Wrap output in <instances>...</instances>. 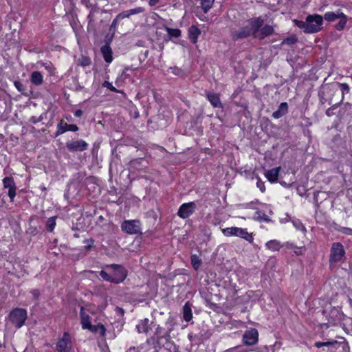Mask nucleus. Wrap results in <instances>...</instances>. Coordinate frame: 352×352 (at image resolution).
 Listing matches in <instances>:
<instances>
[{
	"label": "nucleus",
	"mask_w": 352,
	"mask_h": 352,
	"mask_svg": "<svg viewBox=\"0 0 352 352\" xmlns=\"http://www.w3.org/2000/svg\"><path fill=\"white\" fill-rule=\"evenodd\" d=\"M165 325H166V327H170V324H165Z\"/></svg>",
	"instance_id": "63"
},
{
	"label": "nucleus",
	"mask_w": 352,
	"mask_h": 352,
	"mask_svg": "<svg viewBox=\"0 0 352 352\" xmlns=\"http://www.w3.org/2000/svg\"><path fill=\"white\" fill-rule=\"evenodd\" d=\"M254 38L262 40L274 33V27L270 25L263 26L264 21L261 17L252 18Z\"/></svg>",
	"instance_id": "2"
},
{
	"label": "nucleus",
	"mask_w": 352,
	"mask_h": 352,
	"mask_svg": "<svg viewBox=\"0 0 352 352\" xmlns=\"http://www.w3.org/2000/svg\"><path fill=\"white\" fill-rule=\"evenodd\" d=\"M314 346L317 348H320V347L323 346L322 342H315Z\"/></svg>",
	"instance_id": "56"
},
{
	"label": "nucleus",
	"mask_w": 352,
	"mask_h": 352,
	"mask_svg": "<svg viewBox=\"0 0 352 352\" xmlns=\"http://www.w3.org/2000/svg\"><path fill=\"white\" fill-rule=\"evenodd\" d=\"M91 63V59L88 56H82L78 60V65H80L83 67L89 66Z\"/></svg>",
	"instance_id": "32"
},
{
	"label": "nucleus",
	"mask_w": 352,
	"mask_h": 352,
	"mask_svg": "<svg viewBox=\"0 0 352 352\" xmlns=\"http://www.w3.org/2000/svg\"><path fill=\"white\" fill-rule=\"evenodd\" d=\"M82 114V111L80 109H78L74 112V116L76 117H80Z\"/></svg>",
	"instance_id": "53"
},
{
	"label": "nucleus",
	"mask_w": 352,
	"mask_h": 352,
	"mask_svg": "<svg viewBox=\"0 0 352 352\" xmlns=\"http://www.w3.org/2000/svg\"><path fill=\"white\" fill-rule=\"evenodd\" d=\"M223 352H246V351L242 350L241 346H236L234 347L227 349Z\"/></svg>",
	"instance_id": "44"
},
{
	"label": "nucleus",
	"mask_w": 352,
	"mask_h": 352,
	"mask_svg": "<svg viewBox=\"0 0 352 352\" xmlns=\"http://www.w3.org/2000/svg\"><path fill=\"white\" fill-rule=\"evenodd\" d=\"M342 14L340 11L337 12H327L324 14L323 19H325L327 21L333 22L336 20L338 19L340 17V15Z\"/></svg>",
	"instance_id": "26"
},
{
	"label": "nucleus",
	"mask_w": 352,
	"mask_h": 352,
	"mask_svg": "<svg viewBox=\"0 0 352 352\" xmlns=\"http://www.w3.org/2000/svg\"><path fill=\"white\" fill-rule=\"evenodd\" d=\"M294 22L299 28L303 30L304 32L307 33V20L305 21L295 20Z\"/></svg>",
	"instance_id": "38"
},
{
	"label": "nucleus",
	"mask_w": 352,
	"mask_h": 352,
	"mask_svg": "<svg viewBox=\"0 0 352 352\" xmlns=\"http://www.w3.org/2000/svg\"><path fill=\"white\" fill-rule=\"evenodd\" d=\"M307 33L318 32L322 29L323 17L319 14L308 15L307 16Z\"/></svg>",
	"instance_id": "6"
},
{
	"label": "nucleus",
	"mask_w": 352,
	"mask_h": 352,
	"mask_svg": "<svg viewBox=\"0 0 352 352\" xmlns=\"http://www.w3.org/2000/svg\"><path fill=\"white\" fill-rule=\"evenodd\" d=\"M160 0H149L148 3L150 6H155Z\"/></svg>",
	"instance_id": "52"
},
{
	"label": "nucleus",
	"mask_w": 352,
	"mask_h": 352,
	"mask_svg": "<svg viewBox=\"0 0 352 352\" xmlns=\"http://www.w3.org/2000/svg\"><path fill=\"white\" fill-rule=\"evenodd\" d=\"M106 267L111 268L112 270V274L111 275L113 279V283L119 284L122 283L127 276V271L122 265L112 264L107 265Z\"/></svg>",
	"instance_id": "7"
},
{
	"label": "nucleus",
	"mask_w": 352,
	"mask_h": 352,
	"mask_svg": "<svg viewBox=\"0 0 352 352\" xmlns=\"http://www.w3.org/2000/svg\"><path fill=\"white\" fill-rule=\"evenodd\" d=\"M28 318V313L25 309L15 308L9 314L11 323L17 329L21 328Z\"/></svg>",
	"instance_id": "5"
},
{
	"label": "nucleus",
	"mask_w": 352,
	"mask_h": 352,
	"mask_svg": "<svg viewBox=\"0 0 352 352\" xmlns=\"http://www.w3.org/2000/svg\"><path fill=\"white\" fill-rule=\"evenodd\" d=\"M102 87H106L107 89H109V90L113 91V92H116V93H118L119 91L115 88L112 84L111 82H109V81H104L103 83H102Z\"/></svg>",
	"instance_id": "41"
},
{
	"label": "nucleus",
	"mask_w": 352,
	"mask_h": 352,
	"mask_svg": "<svg viewBox=\"0 0 352 352\" xmlns=\"http://www.w3.org/2000/svg\"><path fill=\"white\" fill-rule=\"evenodd\" d=\"M263 220H264L265 221H269L268 217H267L265 214H264Z\"/></svg>",
	"instance_id": "59"
},
{
	"label": "nucleus",
	"mask_w": 352,
	"mask_h": 352,
	"mask_svg": "<svg viewBox=\"0 0 352 352\" xmlns=\"http://www.w3.org/2000/svg\"><path fill=\"white\" fill-rule=\"evenodd\" d=\"M280 169V167H276L267 171L265 175L270 182L272 183L277 181Z\"/></svg>",
	"instance_id": "22"
},
{
	"label": "nucleus",
	"mask_w": 352,
	"mask_h": 352,
	"mask_svg": "<svg viewBox=\"0 0 352 352\" xmlns=\"http://www.w3.org/2000/svg\"><path fill=\"white\" fill-rule=\"evenodd\" d=\"M56 349L58 352H72V344L68 333H64L62 338L56 344Z\"/></svg>",
	"instance_id": "12"
},
{
	"label": "nucleus",
	"mask_w": 352,
	"mask_h": 352,
	"mask_svg": "<svg viewBox=\"0 0 352 352\" xmlns=\"http://www.w3.org/2000/svg\"><path fill=\"white\" fill-rule=\"evenodd\" d=\"M200 6L204 13H207L208 10L212 8L214 0H199Z\"/></svg>",
	"instance_id": "29"
},
{
	"label": "nucleus",
	"mask_w": 352,
	"mask_h": 352,
	"mask_svg": "<svg viewBox=\"0 0 352 352\" xmlns=\"http://www.w3.org/2000/svg\"><path fill=\"white\" fill-rule=\"evenodd\" d=\"M131 15L138 14L145 11V8L143 7H137L131 10H129Z\"/></svg>",
	"instance_id": "40"
},
{
	"label": "nucleus",
	"mask_w": 352,
	"mask_h": 352,
	"mask_svg": "<svg viewBox=\"0 0 352 352\" xmlns=\"http://www.w3.org/2000/svg\"><path fill=\"white\" fill-rule=\"evenodd\" d=\"M256 186L258 188H259V189L261 190V192L265 191V188L264 183L263 182H261L260 179H258Z\"/></svg>",
	"instance_id": "49"
},
{
	"label": "nucleus",
	"mask_w": 352,
	"mask_h": 352,
	"mask_svg": "<svg viewBox=\"0 0 352 352\" xmlns=\"http://www.w3.org/2000/svg\"><path fill=\"white\" fill-rule=\"evenodd\" d=\"M138 117H139V113H135V118H137Z\"/></svg>",
	"instance_id": "61"
},
{
	"label": "nucleus",
	"mask_w": 352,
	"mask_h": 352,
	"mask_svg": "<svg viewBox=\"0 0 352 352\" xmlns=\"http://www.w3.org/2000/svg\"><path fill=\"white\" fill-rule=\"evenodd\" d=\"M138 162H139V160H133V162H131V163H132L133 164H135L138 163Z\"/></svg>",
	"instance_id": "60"
},
{
	"label": "nucleus",
	"mask_w": 352,
	"mask_h": 352,
	"mask_svg": "<svg viewBox=\"0 0 352 352\" xmlns=\"http://www.w3.org/2000/svg\"><path fill=\"white\" fill-rule=\"evenodd\" d=\"M288 112V104L284 102L280 103L278 109L272 113V117L275 119H278L283 116L286 115Z\"/></svg>",
	"instance_id": "19"
},
{
	"label": "nucleus",
	"mask_w": 352,
	"mask_h": 352,
	"mask_svg": "<svg viewBox=\"0 0 352 352\" xmlns=\"http://www.w3.org/2000/svg\"><path fill=\"white\" fill-rule=\"evenodd\" d=\"M221 231L222 233L226 236H234L243 239L250 243L253 242L252 233H249L247 231V229L237 227H230L222 229Z\"/></svg>",
	"instance_id": "4"
},
{
	"label": "nucleus",
	"mask_w": 352,
	"mask_h": 352,
	"mask_svg": "<svg viewBox=\"0 0 352 352\" xmlns=\"http://www.w3.org/2000/svg\"><path fill=\"white\" fill-rule=\"evenodd\" d=\"M190 261H191V265H192V267L195 270H198L201 265V263H202V261L199 258V257L196 254H193L190 257Z\"/></svg>",
	"instance_id": "30"
},
{
	"label": "nucleus",
	"mask_w": 352,
	"mask_h": 352,
	"mask_svg": "<svg viewBox=\"0 0 352 352\" xmlns=\"http://www.w3.org/2000/svg\"><path fill=\"white\" fill-rule=\"evenodd\" d=\"M340 105V103L338 102H336L333 104H332V106L329 108L328 109H327L326 111V115L328 116V117H330L333 114V111L334 109H336V108H338V107Z\"/></svg>",
	"instance_id": "42"
},
{
	"label": "nucleus",
	"mask_w": 352,
	"mask_h": 352,
	"mask_svg": "<svg viewBox=\"0 0 352 352\" xmlns=\"http://www.w3.org/2000/svg\"><path fill=\"white\" fill-rule=\"evenodd\" d=\"M123 232L129 234H135L141 232L140 222L138 220H126L121 224Z\"/></svg>",
	"instance_id": "10"
},
{
	"label": "nucleus",
	"mask_w": 352,
	"mask_h": 352,
	"mask_svg": "<svg viewBox=\"0 0 352 352\" xmlns=\"http://www.w3.org/2000/svg\"><path fill=\"white\" fill-rule=\"evenodd\" d=\"M131 15V13L129 12V10H126V11H124L122 12H120L119 13L117 16H118V19H119L120 21L125 19V18H129L130 17Z\"/></svg>",
	"instance_id": "43"
},
{
	"label": "nucleus",
	"mask_w": 352,
	"mask_h": 352,
	"mask_svg": "<svg viewBox=\"0 0 352 352\" xmlns=\"http://www.w3.org/2000/svg\"><path fill=\"white\" fill-rule=\"evenodd\" d=\"M243 342L247 346H253L258 342V332L254 328L246 330L243 336Z\"/></svg>",
	"instance_id": "11"
},
{
	"label": "nucleus",
	"mask_w": 352,
	"mask_h": 352,
	"mask_svg": "<svg viewBox=\"0 0 352 352\" xmlns=\"http://www.w3.org/2000/svg\"><path fill=\"white\" fill-rule=\"evenodd\" d=\"M196 209L195 202L185 203L180 206L177 215L182 219H186L194 213Z\"/></svg>",
	"instance_id": "13"
},
{
	"label": "nucleus",
	"mask_w": 352,
	"mask_h": 352,
	"mask_svg": "<svg viewBox=\"0 0 352 352\" xmlns=\"http://www.w3.org/2000/svg\"><path fill=\"white\" fill-rule=\"evenodd\" d=\"M43 77L41 72H33L31 74V82L35 85H41L43 83Z\"/></svg>",
	"instance_id": "27"
},
{
	"label": "nucleus",
	"mask_w": 352,
	"mask_h": 352,
	"mask_svg": "<svg viewBox=\"0 0 352 352\" xmlns=\"http://www.w3.org/2000/svg\"><path fill=\"white\" fill-rule=\"evenodd\" d=\"M324 89L325 91H330L334 94H340V91L341 98L340 101L338 102L340 104L342 102L344 94L349 92V87L346 83H340L338 82H334L331 84L324 85Z\"/></svg>",
	"instance_id": "8"
},
{
	"label": "nucleus",
	"mask_w": 352,
	"mask_h": 352,
	"mask_svg": "<svg viewBox=\"0 0 352 352\" xmlns=\"http://www.w3.org/2000/svg\"><path fill=\"white\" fill-rule=\"evenodd\" d=\"M100 52L106 63H110L113 60L112 50L109 44H106L101 47Z\"/></svg>",
	"instance_id": "18"
},
{
	"label": "nucleus",
	"mask_w": 352,
	"mask_h": 352,
	"mask_svg": "<svg viewBox=\"0 0 352 352\" xmlns=\"http://www.w3.org/2000/svg\"><path fill=\"white\" fill-rule=\"evenodd\" d=\"M253 36L254 38V30L253 28L252 18L248 21V25L240 28L238 30L235 31L232 34L234 40H241Z\"/></svg>",
	"instance_id": "9"
},
{
	"label": "nucleus",
	"mask_w": 352,
	"mask_h": 352,
	"mask_svg": "<svg viewBox=\"0 0 352 352\" xmlns=\"http://www.w3.org/2000/svg\"><path fill=\"white\" fill-rule=\"evenodd\" d=\"M150 329L149 320L144 318L140 320L139 323L136 325L137 331L139 333H147Z\"/></svg>",
	"instance_id": "20"
},
{
	"label": "nucleus",
	"mask_w": 352,
	"mask_h": 352,
	"mask_svg": "<svg viewBox=\"0 0 352 352\" xmlns=\"http://www.w3.org/2000/svg\"><path fill=\"white\" fill-rule=\"evenodd\" d=\"M84 243H85V250L89 251L93 247L94 243V240L91 238H89V239L85 240Z\"/></svg>",
	"instance_id": "39"
},
{
	"label": "nucleus",
	"mask_w": 352,
	"mask_h": 352,
	"mask_svg": "<svg viewBox=\"0 0 352 352\" xmlns=\"http://www.w3.org/2000/svg\"><path fill=\"white\" fill-rule=\"evenodd\" d=\"M266 247L272 251H278L280 248V243L276 240H272L266 243Z\"/></svg>",
	"instance_id": "31"
},
{
	"label": "nucleus",
	"mask_w": 352,
	"mask_h": 352,
	"mask_svg": "<svg viewBox=\"0 0 352 352\" xmlns=\"http://www.w3.org/2000/svg\"><path fill=\"white\" fill-rule=\"evenodd\" d=\"M258 352H268V347L265 346L262 348H260Z\"/></svg>",
	"instance_id": "55"
},
{
	"label": "nucleus",
	"mask_w": 352,
	"mask_h": 352,
	"mask_svg": "<svg viewBox=\"0 0 352 352\" xmlns=\"http://www.w3.org/2000/svg\"><path fill=\"white\" fill-rule=\"evenodd\" d=\"M80 315L81 318V323L82 328L87 329L88 327H91V324L90 322V317L89 315L86 314L84 312V309L82 307L80 308Z\"/></svg>",
	"instance_id": "24"
},
{
	"label": "nucleus",
	"mask_w": 352,
	"mask_h": 352,
	"mask_svg": "<svg viewBox=\"0 0 352 352\" xmlns=\"http://www.w3.org/2000/svg\"><path fill=\"white\" fill-rule=\"evenodd\" d=\"M340 94H334L333 92H331V94H329L327 95L328 98H331L333 99V96L336 95H339Z\"/></svg>",
	"instance_id": "58"
},
{
	"label": "nucleus",
	"mask_w": 352,
	"mask_h": 352,
	"mask_svg": "<svg viewBox=\"0 0 352 352\" xmlns=\"http://www.w3.org/2000/svg\"><path fill=\"white\" fill-rule=\"evenodd\" d=\"M3 187L5 188L8 189V196L10 198L11 201H12L13 199L16 196V184H15L13 177H6L3 179Z\"/></svg>",
	"instance_id": "15"
},
{
	"label": "nucleus",
	"mask_w": 352,
	"mask_h": 352,
	"mask_svg": "<svg viewBox=\"0 0 352 352\" xmlns=\"http://www.w3.org/2000/svg\"><path fill=\"white\" fill-rule=\"evenodd\" d=\"M342 232L346 234H352V229L349 228H344Z\"/></svg>",
	"instance_id": "50"
},
{
	"label": "nucleus",
	"mask_w": 352,
	"mask_h": 352,
	"mask_svg": "<svg viewBox=\"0 0 352 352\" xmlns=\"http://www.w3.org/2000/svg\"><path fill=\"white\" fill-rule=\"evenodd\" d=\"M172 69L173 72L177 75H179L181 72L180 69L177 67L172 68Z\"/></svg>",
	"instance_id": "54"
},
{
	"label": "nucleus",
	"mask_w": 352,
	"mask_h": 352,
	"mask_svg": "<svg viewBox=\"0 0 352 352\" xmlns=\"http://www.w3.org/2000/svg\"><path fill=\"white\" fill-rule=\"evenodd\" d=\"M345 254V250L341 243H333L329 261L330 267L334 266L338 263H344L346 258Z\"/></svg>",
	"instance_id": "3"
},
{
	"label": "nucleus",
	"mask_w": 352,
	"mask_h": 352,
	"mask_svg": "<svg viewBox=\"0 0 352 352\" xmlns=\"http://www.w3.org/2000/svg\"><path fill=\"white\" fill-rule=\"evenodd\" d=\"M66 147L70 152L83 151L87 149L88 144L82 140L70 141L66 143Z\"/></svg>",
	"instance_id": "14"
},
{
	"label": "nucleus",
	"mask_w": 352,
	"mask_h": 352,
	"mask_svg": "<svg viewBox=\"0 0 352 352\" xmlns=\"http://www.w3.org/2000/svg\"><path fill=\"white\" fill-rule=\"evenodd\" d=\"M30 293L33 295L34 299H38L40 296V291L38 289H34L30 291Z\"/></svg>",
	"instance_id": "48"
},
{
	"label": "nucleus",
	"mask_w": 352,
	"mask_h": 352,
	"mask_svg": "<svg viewBox=\"0 0 352 352\" xmlns=\"http://www.w3.org/2000/svg\"><path fill=\"white\" fill-rule=\"evenodd\" d=\"M206 98L210 102V104L214 108H222L223 105L221 102L219 95L216 93L206 92Z\"/></svg>",
	"instance_id": "17"
},
{
	"label": "nucleus",
	"mask_w": 352,
	"mask_h": 352,
	"mask_svg": "<svg viewBox=\"0 0 352 352\" xmlns=\"http://www.w3.org/2000/svg\"><path fill=\"white\" fill-rule=\"evenodd\" d=\"M56 226V217L49 218L46 223V229L49 232L53 231Z\"/></svg>",
	"instance_id": "33"
},
{
	"label": "nucleus",
	"mask_w": 352,
	"mask_h": 352,
	"mask_svg": "<svg viewBox=\"0 0 352 352\" xmlns=\"http://www.w3.org/2000/svg\"><path fill=\"white\" fill-rule=\"evenodd\" d=\"M14 85L19 92L23 91V86L21 82L16 80V81H14Z\"/></svg>",
	"instance_id": "47"
},
{
	"label": "nucleus",
	"mask_w": 352,
	"mask_h": 352,
	"mask_svg": "<svg viewBox=\"0 0 352 352\" xmlns=\"http://www.w3.org/2000/svg\"><path fill=\"white\" fill-rule=\"evenodd\" d=\"M200 30L195 25H192L188 29V36L192 43L197 42L198 36L200 35Z\"/></svg>",
	"instance_id": "21"
},
{
	"label": "nucleus",
	"mask_w": 352,
	"mask_h": 352,
	"mask_svg": "<svg viewBox=\"0 0 352 352\" xmlns=\"http://www.w3.org/2000/svg\"><path fill=\"white\" fill-rule=\"evenodd\" d=\"M339 22L335 25V28L337 30L341 31L342 30L347 22L346 16L342 12L340 15V17L338 18Z\"/></svg>",
	"instance_id": "28"
},
{
	"label": "nucleus",
	"mask_w": 352,
	"mask_h": 352,
	"mask_svg": "<svg viewBox=\"0 0 352 352\" xmlns=\"http://www.w3.org/2000/svg\"><path fill=\"white\" fill-rule=\"evenodd\" d=\"M335 343H336V341H335V342H322V346H332Z\"/></svg>",
	"instance_id": "51"
},
{
	"label": "nucleus",
	"mask_w": 352,
	"mask_h": 352,
	"mask_svg": "<svg viewBox=\"0 0 352 352\" xmlns=\"http://www.w3.org/2000/svg\"><path fill=\"white\" fill-rule=\"evenodd\" d=\"M120 21V20L118 19V16H116L111 23L110 30H113V32H115L117 28L118 23H119Z\"/></svg>",
	"instance_id": "45"
},
{
	"label": "nucleus",
	"mask_w": 352,
	"mask_h": 352,
	"mask_svg": "<svg viewBox=\"0 0 352 352\" xmlns=\"http://www.w3.org/2000/svg\"><path fill=\"white\" fill-rule=\"evenodd\" d=\"M170 324V327L167 328H163L160 324H157L155 328V331L153 336L151 337L147 340L148 343L153 342L155 349H160L162 346L161 341L164 338L166 341H168L170 336V332L173 330L175 322L174 320L171 316H168L166 321V324Z\"/></svg>",
	"instance_id": "1"
},
{
	"label": "nucleus",
	"mask_w": 352,
	"mask_h": 352,
	"mask_svg": "<svg viewBox=\"0 0 352 352\" xmlns=\"http://www.w3.org/2000/svg\"><path fill=\"white\" fill-rule=\"evenodd\" d=\"M100 276H101V278L103 280L113 283V279L111 278V275L108 274L107 272H105L104 270H101L100 272Z\"/></svg>",
	"instance_id": "37"
},
{
	"label": "nucleus",
	"mask_w": 352,
	"mask_h": 352,
	"mask_svg": "<svg viewBox=\"0 0 352 352\" xmlns=\"http://www.w3.org/2000/svg\"><path fill=\"white\" fill-rule=\"evenodd\" d=\"M298 41V38L296 36H291L289 37H287L285 38L282 43L281 45H287L289 46H292L294 43H296Z\"/></svg>",
	"instance_id": "34"
},
{
	"label": "nucleus",
	"mask_w": 352,
	"mask_h": 352,
	"mask_svg": "<svg viewBox=\"0 0 352 352\" xmlns=\"http://www.w3.org/2000/svg\"><path fill=\"white\" fill-rule=\"evenodd\" d=\"M294 226L298 230H300L303 232L306 231V229L305 226L302 224V223L299 221H294Z\"/></svg>",
	"instance_id": "46"
},
{
	"label": "nucleus",
	"mask_w": 352,
	"mask_h": 352,
	"mask_svg": "<svg viewBox=\"0 0 352 352\" xmlns=\"http://www.w3.org/2000/svg\"><path fill=\"white\" fill-rule=\"evenodd\" d=\"M33 123H37L39 121H41V119H36L34 116L32 117L31 118V120H30Z\"/></svg>",
	"instance_id": "57"
},
{
	"label": "nucleus",
	"mask_w": 352,
	"mask_h": 352,
	"mask_svg": "<svg viewBox=\"0 0 352 352\" xmlns=\"http://www.w3.org/2000/svg\"><path fill=\"white\" fill-rule=\"evenodd\" d=\"M324 88V85L321 87V89L318 94V96L320 98V101L322 104H324L325 102H328L329 104H331L332 98H328L327 95L329 94H331L332 91H325Z\"/></svg>",
	"instance_id": "23"
},
{
	"label": "nucleus",
	"mask_w": 352,
	"mask_h": 352,
	"mask_svg": "<svg viewBox=\"0 0 352 352\" xmlns=\"http://www.w3.org/2000/svg\"><path fill=\"white\" fill-rule=\"evenodd\" d=\"M167 32L169 36L175 38H178L181 35V31L179 29H173L167 28Z\"/></svg>",
	"instance_id": "35"
},
{
	"label": "nucleus",
	"mask_w": 352,
	"mask_h": 352,
	"mask_svg": "<svg viewBox=\"0 0 352 352\" xmlns=\"http://www.w3.org/2000/svg\"><path fill=\"white\" fill-rule=\"evenodd\" d=\"M78 130V127L76 124H68L63 120H61L57 125V131L56 132V136H58L66 131H71L76 132Z\"/></svg>",
	"instance_id": "16"
},
{
	"label": "nucleus",
	"mask_w": 352,
	"mask_h": 352,
	"mask_svg": "<svg viewBox=\"0 0 352 352\" xmlns=\"http://www.w3.org/2000/svg\"><path fill=\"white\" fill-rule=\"evenodd\" d=\"M148 53V51H146V52H145V56H147Z\"/></svg>",
	"instance_id": "62"
},
{
	"label": "nucleus",
	"mask_w": 352,
	"mask_h": 352,
	"mask_svg": "<svg viewBox=\"0 0 352 352\" xmlns=\"http://www.w3.org/2000/svg\"><path fill=\"white\" fill-rule=\"evenodd\" d=\"M183 318L186 322H189L192 318V309L188 302H186L183 307Z\"/></svg>",
	"instance_id": "25"
},
{
	"label": "nucleus",
	"mask_w": 352,
	"mask_h": 352,
	"mask_svg": "<svg viewBox=\"0 0 352 352\" xmlns=\"http://www.w3.org/2000/svg\"><path fill=\"white\" fill-rule=\"evenodd\" d=\"M87 329H89L90 331L93 332H96L98 329H100V332L104 334L105 332V329L102 324H98V325H91V327H88Z\"/></svg>",
	"instance_id": "36"
}]
</instances>
